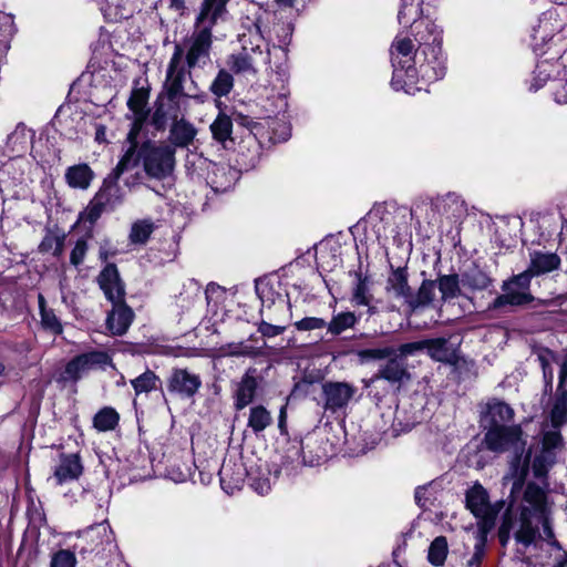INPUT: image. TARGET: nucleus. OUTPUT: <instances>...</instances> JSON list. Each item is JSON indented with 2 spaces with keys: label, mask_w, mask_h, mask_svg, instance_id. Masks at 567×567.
<instances>
[{
  "label": "nucleus",
  "mask_w": 567,
  "mask_h": 567,
  "mask_svg": "<svg viewBox=\"0 0 567 567\" xmlns=\"http://www.w3.org/2000/svg\"><path fill=\"white\" fill-rule=\"evenodd\" d=\"M374 378L383 379L392 384H401L410 379V373L403 362L398 359H390L379 369Z\"/></svg>",
  "instance_id": "nucleus-27"
},
{
  "label": "nucleus",
  "mask_w": 567,
  "mask_h": 567,
  "mask_svg": "<svg viewBox=\"0 0 567 567\" xmlns=\"http://www.w3.org/2000/svg\"><path fill=\"white\" fill-rule=\"evenodd\" d=\"M202 385L199 375L189 372L186 369L173 370L168 379V391L183 398H192Z\"/></svg>",
  "instance_id": "nucleus-10"
},
{
  "label": "nucleus",
  "mask_w": 567,
  "mask_h": 567,
  "mask_svg": "<svg viewBox=\"0 0 567 567\" xmlns=\"http://www.w3.org/2000/svg\"><path fill=\"white\" fill-rule=\"evenodd\" d=\"M83 466L78 454H62L59 464L53 472V480L56 485L78 480L82 474Z\"/></svg>",
  "instance_id": "nucleus-16"
},
{
  "label": "nucleus",
  "mask_w": 567,
  "mask_h": 567,
  "mask_svg": "<svg viewBox=\"0 0 567 567\" xmlns=\"http://www.w3.org/2000/svg\"><path fill=\"white\" fill-rule=\"evenodd\" d=\"M255 372V369H249L238 383L235 393V406L237 410L246 408L248 404L252 402L255 398L256 390L258 386Z\"/></svg>",
  "instance_id": "nucleus-23"
},
{
  "label": "nucleus",
  "mask_w": 567,
  "mask_h": 567,
  "mask_svg": "<svg viewBox=\"0 0 567 567\" xmlns=\"http://www.w3.org/2000/svg\"><path fill=\"white\" fill-rule=\"evenodd\" d=\"M412 19L411 34L419 44L416 54H422L425 61L420 65L422 76L429 81L443 79L446 66L442 53V30L429 19Z\"/></svg>",
  "instance_id": "nucleus-2"
},
{
  "label": "nucleus",
  "mask_w": 567,
  "mask_h": 567,
  "mask_svg": "<svg viewBox=\"0 0 567 567\" xmlns=\"http://www.w3.org/2000/svg\"><path fill=\"white\" fill-rule=\"evenodd\" d=\"M295 327L299 331L318 330L327 327L326 320L317 317H307L295 323Z\"/></svg>",
  "instance_id": "nucleus-54"
},
{
  "label": "nucleus",
  "mask_w": 567,
  "mask_h": 567,
  "mask_svg": "<svg viewBox=\"0 0 567 567\" xmlns=\"http://www.w3.org/2000/svg\"><path fill=\"white\" fill-rule=\"evenodd\" d=\"M220 484L223 488L230 493L236 488H239L245 480V470L241 465L237 468H233L230 462L224 463L219 470Z\"/></svg>",
  "instance_id": "nucleus-30"
},
{
  "label": "nucleus",
  "mask_w": 567,
  "mask_h": 567,
  "mask_svg": "<svg viewBox=\"0 0 567 567\" xmlns=\"http://www.w3.org/2000/svg\"><path fill=\"white\" fill-rule=\"evenodd\" d=\"M357 323V317L353 312H340L332 317L327 323L328 331L334 336L340 334L347 329L352 328Z\"/></svg>",
  "instance_id": "nucleus-39"
},
{
  "label": "nucleus",
  "mask_w": 567,
  "mask_h": 567,
  "mask_svg": "<svg viewBox=\"0 0 567 567\" xmlns=\"http://www.w3.org/2000/svg\"><path fill=\"white\" fill-rule=\"evenodd\" d=\"M151 117L152 114H148V112H138L133 113L132 115H126V118L133 120L126 136V142L130 144V146L124 155L120 158L118 163L126 165L133 154L136 153V150L140 148L141 144L138 143V136L144 131V127L147 123L151 125Z\"/></svg>",
  "instance_id": "nucleus-12"
},
{
  "label": "nucleus",
  "mask_w": 567,
  "mask_h": 567,
  "mask_svg": "<svg viewBox=\"0 0 567 567\" xmlns=\"http://www.w3.org/2000/svg\"><path fill=\"white\" fill-rule=\"evenodd\" d=\"M25 143V126L23 123H20L16 130L10 133L7 137V146L11 148V151H16L18 144Z\"/></svg>",
  "instance_id": "nucleus-57"
},
{
  "label": "nucleus",
  "mask_w": 567,
  "mask_h": 567,
  "mask_svg": "<svg viewBox=\"0 0 567 567\" xmlns=\"http://www.w3.org/2000/svg\"><path fill=\"white\" fill-rule=\"evenodd\" d=\"M138 84L140 79H136L126 105L132 113L148 112V114H152L151 107L147 106L151 87L150 85L138 87Z\"/></svg>",
  "instance_id": "nucleus-31"
},
{
  "label": "nucleus",
  "mask_w": 567,
  "mask_h": 567,
  "mask_svg": "<svg viewBox=\"0 0 567 567\" xmlns=\"http://www.w3.org/2000/svg\"><path fill=\"white\" fill-rule=\"evenodd\" d=\"M508 512L519 516V527L515 532V539L518 543L524 546L532 545L542 525L544 539L551 546H558L549 520L551 503L546 489L534 483L527 484L520 502L516 504L513 501Z\"/></svg>",
  "instance_id": "nucleus-1"
},
{
  "label": "nucleus",
  "mask_w": 567,
  "mask_h": 567,
  "mask_svg": "<svg viewBox=\"0 0 567 567\" xmlns=\"http://www.w3.org/2000/svg\"><path fill=\"white\" fill-rule=\"evenodd\" d=\"M529 274H519L503 285L504 293L498 296L489 307L498 309L504 306H522L530 302L533 297L529 292Z\"/></svg>",
  "instance_id": "nucleus-8"
},
{
  "label": "nucleus",
  "mask_w": 567,
  "mask_h": 567,
  "mask_svg": "<svg viewBox=\"0 0 567 567\" xmlns=\"http://www.w3.org/2000/svg\"><path fill=\"white\" fill-rule=\"evenodd\" d=\"M522 435L523 433L519 425L489 427L485 433L484 444L489 451L495 453L513 451L519 462L525 446Z\"/></svg>",
  "instance_id": "nucleus-6"
},
{
  "label": "nucleus",
  "mask_w": 567,
  "mask_h": 567,
  "mask_svg": "<svg viewBox=\"0 0 567 567\" xmlns=\"http://www.w3.org/2000/svg\"><path fill=\"white\" fill-rule=\"evenodd\" d=\"M563 443V437L558 431H548L543 437L542 454L534 460L533 467L537 476L543 475L547 466L554 462V450Z\"/></svg>",
  "instance_id": "nucleus-18"
},
{
  "label": "nucleus",
  "mask_w": 567,
  "mask_h": 567,
  "mask_svg": "<svg viewBox=\"0 0 567 567\" xmlns=\"http://www.w3.org/2000/svg\"><path fill=\"white\" fill-rule=\"evenodd\" d=\"M196 134L197 130L189 121L183 117L174 118L169 127L168 141L173 146L184 148L193 143Z\"/></svg>",
  "instance_id": "nucleus-22"
},
{
  "label": "nucleus",
  "mask_w": 567,
  "mask_h": 567,
  "mask_svg": "<svg viewBox=\"0 0 567 567\" xmlns=\"http://www.w3.org/2000/svg\"><path fill=\"white\" fill-rule=\"evenodd\" d=\"M341 245L334 240H322L316 247V261L323 271H332L342 264Z\"/></svg>",
  "instance_id": "nucleus-15"
},
{
  "label": "nucleus",
  "mask_w": 567,
  "mask_h": 567,
  "mask_svg": "<svg viewBox=\"0 0 567 567\" xmlns=\"http://www.w3.org/2000/svg\"><path fill=\"white\" fill-rule=\"evenodd\" d=\"M87 534L89 535H93V534L103 535L104 540H102V543L110 544L113 542V532L106 522H103V523L97 524L96 526L92 527Z\"/></svg>",
  "instance_id": "nucleus-63"
},
{
  "label": "nucleus",
  "mask_w": 567,
  "mask_h": 567,
  "mask_svg": "<svg viewBox=\"0 0 567 567\" xmlns=\"http://www.w3.org/2000/svg\"><path fill=\"white\" fill-rule=\"evenodd\" d=\"M550 422L555 429L567 423V396L558 392L550 410Z\"/></svg>",
  "instance_id": "nucleus-40"
},
{
  "label": "nucleus",
  "mask_w": 567,
  "mask_h": 567,
  "mask_svg": "<svg viewBox=\"0 0 567 567\" xmlns=\"http://www.w3.org/2000/svg\"><path fill=\"white\" fill-rule=\"evenodd\" d=\"M159 383V378L151 370H146L141 375L131 380V384L136 395H140L142 393H150L156 390Z\"/></svg>",
  "instance_id": "nucleus-35"
},
{
  "label": "nucleus",
  "mask_w": 567,
  "mask_h": 567,
  "mask_svg": "<svg viewBox=\"0 0 567 567\" xmlns=\"http://www.w3.org/2000/svg\"><path fill=\"white\" fill-rule=\"evenodd\" d=\"M230 61L228 62L230 70L235 72L236 74L247 72V71H254L252 64H251V56L247 53L241 54H231L229 56Z\"/></svg>",
  "instance_id": "nucleus-49"
},
{
  "label": "nucleus",
  "mask_w": 567,
  "mask_h": 567,
  "mask_svg": "<svg viewBox=\"0 0 567 567\" xmlns=\"http://www.w3.org/2000/svg\"><path fill=\"white\" fill-rule=\"evenodd\" d=\"M64 248V235L49 233L42 239L39 249L42 252H52L53 256H61Z\"/></svg>",
  "instance_id": "nucleus-44"
},
{
  "label": "nucleus",
  "mask_w": 567,
  "mask_h": 567,
  "mask_svg": "<svg viewBox=\"0 0 567 567\" xmlns=\"http://www.w3.org/2000/svg\"><path fill=\"white\" fill-rule=\"evenodd\" d=\"M153 228H154L153 224L147 219L136 221L135 224H133L132 229H131V234H130L131 241L134 244L146 243L150 235L153 231Z\"/></svg>",
  "instance_id": "nucleus-45"
},
{
  "label": "nucleus",
  "mask_w": 567,
  "mask_h": 567,
  "mask_svg": "<svg viewBox=\"0 0 567 567\" xmlns=\"http://www.w3.org/2000/svg\"><path fill=\"white\" fill-rule=\"evenodd\" d=\"M449 553L447 540L444 536H437L429 547L427 559L433 566H442Z\"/></svg>",
  "instance_id": "nucleus-36"
},
{
  "label": "nucleus",
  "mask_w": 567,
  "mask_h": 567,
  "mask_svg": "<svg viewBox=\"0 0 567 567\" xmlns=\"http://www.w3.org/2000/svg\"><path fill=\"white\" fill-rule=\"evenodd\" d=\"M355 393V389L346 382H329L323 385L324 408L332 412L344 408Z\"/></svg>",
  "instance_id": "nucleus-11"
},
{
  "label": "nucleus",
  "mask_w": 567,
  "mask_h": 567,
  "mask_svg": "<svg viewBox=\"0 0 567 567\" xmlns=\"http://www.w3.org/2000/svg\"><path fill=\"white\" fill-rule=\"evenodd\" d=\"M186 74L192 76L190 70H186L185 66H181L175 73H167L166 79L163 83L162 91L157 94L154 105L153 114L151 117V126L164 127L165 113H164V101L165 97L173 100L176 95L187 96L196 101L199 104H204L208 101L209 96L207 92H186L184 89V82Z\"/></svg>",
  "instance_id": "nucleus-4"
},
{
  "label": "nucleus",
  "mask_w": 567,
  "mask_h": 567,
  "mask_svg": "<svg viewBox=\"0 0 567 567\" xmlns=\"http://www.w3.org/2000/svg\"><path fill=\"white\" fill-rule=\"evenodd\" d=\"M120 422V414L111 406H104L93 417V426L99 432L114 430Z\"/></svg>",
  "instance_id": "nucleus-33"
},
{
  "label": "nucleus",
  "mask_w": 567,
  "mask_h": 567,
  "mask_svg": "<svg viewBox=\"0 0 567 567\" xmlns=\"http://www.w3.org/2000/svg\"><path fill=\"white\" fill-rule=\"evenodd\" d=\"M94 178V172L86 163L70 166L65 172V181L72 188L86 189Z\"/></svg>",
  "instance_id": "nucleus-28"
},
{
  "label": "nucleus",
  "mask_w": 567,
  "mask_h": 567,
  "mask_svg": "<svg viewBox=\"0 0 567 567\" xmlns=\"http://www.w3.org/2000/svg\"><path fill=\"white\" fill-rule=\"evenodd\" d=\"M357 277L358 281L353 288L352 302L357 306H369L372 297L369 293L367 278H363L360 274Z\"/></svg>",
  "instance_id": "nucleus-47"
},
{
  "label": "nucleus",
  "mask_w": 567,
  "mask_h": 567,
  "mask_svg": "<svg viewBox=\"0 0 567 567\" xmlns=\"http://www.w3.org/2000/svg\"><path fill=\"white\" fill-rule=\"evenodd\" d=\"M271 423V413L264 405L250 408L247 425L255 434L265 431Z\"/></svg>",
  "instance_id": "nucleus-32"
},
{
  "label": "nucleus",
  "mask_w": 567,
  "mask_h": 567,
  "mask_svg": "<svg viewBox=\"0 0 567 567\" xmlns=\"http://www.w3.org/2000/svg\"><path fill=\"white\" fill-rule=\"evenodd\" d=\"M285 329L286 328L284 326H277V324L268 323L266 321H261L259 324L258 331L264 337L272 338V337L281 334L285 331Z\"/></svg>",
  "instance_id": "nucleus-61"
},
{
  "label": "nucleus",
  "mask_w": 567,
  "mask_h": 567,
  "mask_svg": "<svg viewBox=\"0 0 567 567\" xmlns=\"http://www.w3.org/2000/svg\"><path fill=\"white\" fill-rule=\"evenodd\" d=\"M233 116L237 124L249 128L250 134L252 135L250 137L249 142H252V144H256L257 138H256V134L254 133V130L260 127V123L251 121L248 115H245L238 111H234Z\"/></svg>",
  "instance_id": "nucleus-55"
},
{
  "label": "nucleus",
  "mask_w": 567,
  "mask_h": 567,
  "mask_svg": "<svg viewBox=\"0 0 567 567\" xmlns=\"http://www.w3.org/2000/svg\"><path fill=\"white\" fill-rule=\"evenodd\" d=\"M99 285L105 297L116 303L124 298V287L122 286L115 265H107L99 276Z\"/></svg>",
  "instance_id": "nucleus-17"
},
{
  "label": "nucleus",
  "mask_w": 567,
  "mask_h": 567,
  "mask_svg": "<svg viewBox=\"0 0 567 567\" xmlns=\"http://www.w3.org/2000/svg\"><path fill=\"white\" fill-rule=\"evenodd\" d=\"M437 288L443 300L452 299L458 296L460 285L456 275H444L437 279Z\"/></svg>",
  "instance_id": "nucleus-43"
},
{
  "label": "nucleus",
  "mask_w": 567,
  "mask_h": 567,
  "mask_svg": "<svg viewBox=\"0 0 567 567\" xmlns=\"http://www.w3.org/2000/svg\"><path fill=\"white\" fill-rule=\"evenodd\" d=\"M557 392L567 396V359L560 365Z\"/></svg>",
  "instance_id": "nucleus-64"
},
{
  "label": "nucleus",
  "mask_w": 567,
  "mask_h": 567,
  "mask_svg": "<svg viewBox=\"0 0 567 567\" xmlns=\"http://www.w3.org/2000/svg\"><path fill=\"white\" fill-rule=\"evenodd\" d=\"M141 162L148 177L165 179L175 167V148L171 145H158L155 141L146 138L126 163L125 172L137 167Z\"/></svg>",
  "instance_id": "nucleus-3"
},
{
  "label": "nucleus",
  "mask_w": 567,
  "mask_h": 567,
  "mask_svg": "<svg viewBox=\"0 0 567 567\" xmlns=\"http://www.w3.org/2000/svg\"><path fill=\"white\" fill-rule=\"evenodd\" d=\"M560 265V258L553 252H534L530 256V264L523 274H529V279L534 276H540L557 269Z\"/></svg>",
  "instance_id": "nucleus-26"
},
{
  "label": "nucleus",
  "mask_w": 567,
  "mask_h": 567,
  "mask_svg": "<svg viewBox=\"0 0 567 567\" xmlns=\"http://www.w3.org/2000/svg\"><path fill=\"white\" fill-rule=\"evenodd\" d=\"M126 165L117 163L112 172L104 178L99 192L95 194L89 206L81 213H102L105 209H114L121 203V188L117 184L121 175L125 172Z\"/></svg>",
  "instance_id": "nucleus-5"
},
{
  "label": "nucleus",
  "mask_w": 567,
  "mask_h": 567,
  "mask_svg": "<svg viewBox=\"0 0 567 567\" xmlns=\"http://www.w3.org/2000/svg\"><path fill=\"white\" fill-rule=\"evenodd\" d=\"M234 87V76L225 69H220L209 86V91L217 96H226Z\"/></svg>",
  "instance_id": "nucleus-38"
},
{
  "label": "nucleus",
  "mask_w": 567,
  "mask_h": 567,
  "mask_svg": "<svg viewBox=\"0 0 567 567\" xmlns=\"http://www.w3.org/2000/svg\"><path fill=\"white\" fill-rule=\"evenodd\" d=\"M302 450L303 446L300 441H293L289 444L280 468L287 476L296 474L306 464L313 465L312 461L308 462L302 455Z\"/></svg>",
  "instance_id": "nucleus-25"
},
{
  "label": "nucleus",
  "mask_w": 567,
  "mask_h": 567,
  "mask_svg": "<svg viewBox=\"0 0 567 567\" xmlns=\"http://www.w3.org/2000/svg\"><path fill=\"white\" fill-rule=\"evenodd\" d=\"M213 138L219 143H225L227 140H231L233 121L231 117L219 112L215 121L210 125Z\"/></svg>",
  "instance_id": "nucleus-34"
},
{
  "label": "nucleus",
  "mask_w": 567,
  "mask_h": 567,
  "mask_svg": "<svg viewBox=\"0 0 567 567\" xmlns=\"http://www.w3.org/2000/svg\"><path fill=\"white\" fill-rule=\"evenodd\" d=\"M295 27L291 22H281L275 25L278 41L281 45L288 47L291 43Z\"/></svg>",
  "instance_id": "nucleus-53"
},
{
  "label": "nucleus",
  "mask_w": 567,
  "mask_h": 567,
  "mask_svg": "<svg viewBox=\"0 0 567 567\" xmlns=\"http://www.w3.org/2000/svg\"><path fill=\"white\" fill-rule=\"evenodd\" d=\"M256 292L262 307H270L275 303L276 297H279L267 281H256Z\"/></svg>",
  "instance_id": "nucleus-51"
},
{
  "label": "nucleus",
  "mask_w": 567,
  "mask_h": 567,
  "mask_svg": "<svg viewBox=\"0 0 567 567\" xmlns=\"http://www.w3.org/2000/svg\"><path fill=\"white\" fill-rule=\"evenodd\" d=\"M213 44V33L208 28H202L194 32L192 45L186 54L187 69L192 70L196 66L200 58H208Z\"/></svg>",
  "instance_id": "nucleus-14"
},
{
  "label": "nucleus",
  "mask_w": 567,
  "mask_h": 567,
  "mask_svg": "<svg viewBox=\"0 0 567 567\" xmlns=\"http://www.w3.org/2000/svg\"><path fill=\"white\" fill-rule=\"evenodd\" d=\"M41 322L45 328L52 330L55 333L62 332V327L56 316L51 310L42 308Z\"/></svg>",
  "instance_id": "nucleus-58"
},
{
  "label": "nucleus",
  "mask_w": 567,
  "mask_h": 567,
  "mask_svg": "<svg viewBox=\"0 0 567 567\" xmlns=\"http://www.w3.org/2000/svg\"><path fill=\"white\" fill-rule=\"evenodd\" d=\"M184 55V49L181 44L176 43L174 47V53L167 66V73L172 74L179 70V64Z\"/></svg>",
  "instance_id": "nucleus-62"
},
{
  "label": "nucleus",
  "mask_w": 567,
  "mask_h": 567,
  "mask_svg": "<svg viewBox=\"0 0 567 567\" xmlns=\"http://www.w3.org/2000/svg\"><path fill=\"white\" fill-rule=\"evenodd\" d=\"M395 353L392 347H382L373 349H361L355 351V355L361 364L370 361H378L390 358Z\"/></svg>",
  "instance_id": "nucleus-42"
},
{
  "label": "nucleus",
  "mask_w": 567,
  "mask_h": 567,
  "mask_svg": "<svg viewBox=\"0 0 567 567\" xmlns=\"http://www.w3.org/2000/svg\"><path fill=\"white\" fill-rule=\"evenodd\" d=\"M392 47H394L396 52L403 58L412 55L414 49L413 41L410 38L398 40L392 44Z\"/></svg>",
  "instance_id": "nucleus-60"
},
{
  "label": "nucleus",
  "mask_w": 567,
  "mask_h": 567,
  "mask_svg": "<svg viewBox=\"0 0 567 567\" xmlns=\"http://www.w3.org/2000/svg\"><path fill=\"white\" fill-rule=\"evenodd\" d=\"M439 487L440 484L435 481H432L426 485L419 486L414 494L416 504L422 508H426L436 499Z\"/></svg>",
  "instance_id": "nucleus-41"
},
{
  "label": "nucleus",
  "mask_w": 567,
  "mask_h": 567,
  "mask_svg": "<svg viewBox=\"0 0 567 567\" xmlns=\"http://www.w3.org/2000/svg\"><path fill=\"white\" fill-rule=\"evenodd\" d=\"M185 99L187 96L176 95L173 100L169 97H165L164 101V113H165V122L164 127L152 126L156 132H165L167 127L168 120L174 121V118H181L182 106L185 104Z\"/></svg>",
  "instance_id": "nucleus-37"
},
{
  "label": "nucleus",
  "mask_w": 567,
  "mask_h": 567,
  "mask_svg": "<svg viewBox=\"0 0 567 567\" xmlns=\"http://www.w3.org/2000/svg\"><path fill=\"white\" fill-rule=\"evenodd\" d=\"M514 410L507 403L499 400H492L486 404L483 421L487 429L509 427L511 425L507 424L514 420Z\"/></svg>",
  "instance_id": "nucleus-13"
},
{
  "label": "nucleus",
  "mask_w": 567,
  "mask_h": 567,
  "mask_svg": "<svg viewBox=\"0 0 567 567\" xmlns=\"http://www.w3.org/2000/svg\"><path fill=\"white\" fill-rule=\"evenodd\" d=\"M207 305L212 308H217L223 305L226 299V290L217 284L210 282L205 290Z\"/></svg>",
  "instance_id": "nucleus-48"
},
{
  "label": "nucleus",
  "mask_w": 567,
  "mask_h": 567,
  "mask_svg": "<svg viewBox=\"0 0 567 567\" xmlns=\"http://www.w3.org/2000/svg\"><path fill=\"white\" fill-rule=\"evenodd\" d=\"M76 557L74 553L68 549H61L56 551L50 563V567H75Z\"/></svg>",
  "instance_id": "nucleus-52"
},
{
  "label": "nucleus",
  "mask_w": 567,
  "mask_h": 567,
  "mask_svg": "<svg viewBox=\"0 0 567 567\" xmlns=\"http://www.w3.org/2000/svg\"><path fill=\"white\" fill-rule=\"evenodd\" d=\"M86 250H87V246H86L85 240H82V239L78 240L74 248L72 249V252H71V257H70L71 264L74 266L80 265L85 257Z\"/></svg>",
  "instance_id": "nucleus-59"
},
{
  "label": "nucleus",
  "mask_w": 567,
  "mask_h": 567,
  "mask_svg": "<svg viewBox=\"0 0 567 567\" xmlns=\"http://www.w3.org/2000/svg\"><path fill=\"white\" fill-rule=\"evenodd\" d=\"M417 56L419 54H416L415 51L414 56L410 55L408 58L400 59L398 62H395L399 72H404L406 76L413 79L416 75L415 60Z\"/></svg>",
  "instance_id": "nucleus-56"
},
{
  "label": "nucleus",
  "mask_w": 567,
  "mask_h": 567,
  "mask_svg": "<svg viewBox=\"0 0 567 567\" xmlns=\"http://www.w3.org/2000/svg\"><path fill=\"white\" fill-rule=\"evenodd\" d=\"M422 3L423 0H401V7L398 13L399 23H408L409 21L404 20L408 16L410 18L420 17L422 13Z\"/></svg>",
  "instance_id": "nucleus-46"
},
{
  "label": "nucleus",
  "mask_w": 567,
  "mask_h": 567,
  "mask_svg": "<svg viewBox=\"0 0 567 567\" xmlns=\"http://www.w3.org/2000/svg\"><path fill=\"white\" fill-rule=\"evenodd\" d=\"M386 293L394 299L409 301L411 298V289L408 285V274L404 268H396L390 274L386 286Z\"/></svg>",
  "instance_id": "nucleus-24"
},
{
  "label": "nucleus",
  "mask_w": 567,
  "mask_h": 567,
  "mask_svg": "<svg viewBox=\"0 0 567 567\" xmlns=\"http://www.w3.org/2000/svg\"><path fill=\"white\" fill-rule=\"evenodd\" d=\"M110 358L105 352L93 351L80 354L71 360L62 374L64 381L75 382L85 373L95 369L107 365Z\"/></svg>",
  "instance_id": "nucleus-9"
},
{
  "label": "nucleus",
  "mask_w": 567,
  "mask_h": 567,
  "mask_svg": "<svg viewBox=\"0 0 567 567\" xmlns=\"http://www.w3.org/2000/svg\"><path fill=\"white\" fill-rule=\"evenodd\" d=\"M416 209L432 212H451V213H463L467 212V206L464 200L454 193H449L445 197H437L436 199L421 200L416 204Z\"/></svg>",
  "instance_id": "nucleus-21"
},
{
  "label": "nucleus",
  "mask_w": 567,
  "mask_h": 567,
  "mask_svg": "<svg viewBox=\"0 0 567 567\" xmlns=\"http://www.w3.org/2000/svg\"><path fill=\"white\" fill-rule=\"evenodd\" d=\"M229 0H203L200 10L196 17L195 25L205 24L203 28H208L213 33V28L217 24L218 19L224 18L227 13V3Z\"/></svg>",
  "instance_id": "nucleus-19"
},
{
  "label": "nucleus",
  "mask_w": 567,
  "mask_h": 567,
  "mask_svg": "<svg viewBox=\"0 0 567 567\" xmlns=\"http://www.w3.org/2000/svg\"><path fill=\"white\" fill-rule=\"evenodd\" d=\"M425 349L435 361L452 362L456 358L455 348L445 338L426 339Z\"/></svg>",
  "instance_id": "nucleus-29"
},
{
  "label": "nucleus",
  "mask_w": 567,
  "mask_h": 567,
  "mask_svg": "<svg viewBox=\"0 0 567 567\" xmlns=\"http://www.w3.org/2000/svg\"><path fill=\"white\" fill-rule=\"evenodd\" d=\"M466 507L475 517L481 519V529L486 532L494 526L498 509L495 508L488 498L487 491L478 483L474 484L466 492Z\"/></svg>",
  "instance_id": "nucleus-7"
},
{
  "label": "nucleus",
  "mask_w": 567,
  "mask_h": 567,
  "mask_svg": "<svg viewBox=\"0 0 567 567\" xmlns=\"http://www.w3.org/2000/svg\"><path fill=\"white\" fill-rule=\"evenodd\" d=\"M435 288H436L435 281H433V280L423 281L417 291L414 307L425 306V305L431 303L434 299Z\"/></svg>",
  "instance_id": "nucleus-50"
},
{
  "label": "nucleus",
  "mask_w": 567,
  "mask_h": 567,
  "mask_svg": "<svg viewBox=\"0 0 567 567\" xmlns=\"http://www.w3.org/2000/svg\"><path fill=\"white\" fill-rule=\"evenodd\" d=\"M133 318V310L123 300L113 303V309L106 319L107 329L114 336H122L130 328Z\"/></svg>",
  "instance_id": "nucleus-20"
}]
</instances>
